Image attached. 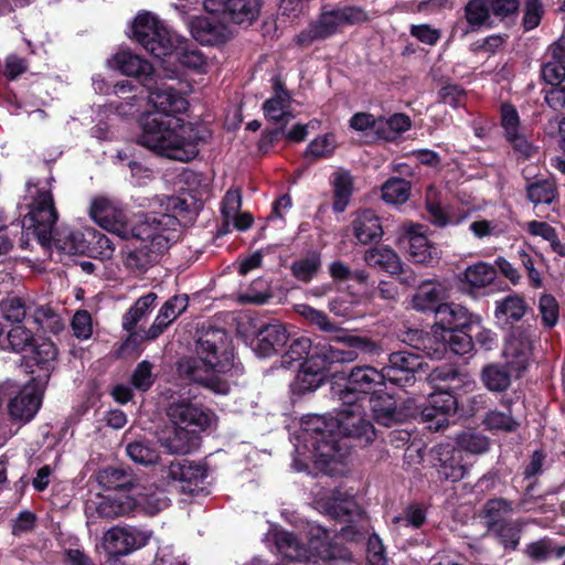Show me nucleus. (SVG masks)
I'll list each match as a JSON object with an SVG mask.
<instances>
[{
    "instance_id": "nucleus-1",
    "label": "nucleus",
    "mask_w": 565,
    "mask_h": 565,
    "mask_svg": "<svg viewBox=\"0 0 565 565\" xmlns=\"http://www.w3.org/2000/svg\"><path fill=\"white\" fill-rule=\"evenodd\" d=\"M342 406L338 416L307 415L301 419L297 454L303 460H311L315 466L327 475L343 472V460L350 451L344 437H352L364 443L373 440L375 430L365 419V398L353 392H335Z\"/></svg>"
},
{
    "instance_id": "nucleus-2",
    "label": "nucleus",
    "mask_w": 565,
    "mask_h": 565,
    "mask_svg": "<svg viewBox=\"0 0 565 565\" xmlns=\"http://www.w3.org/2000/svg\"><path fill=\"white\" fill-rule=\"evenodd\" d=\"M147 89L153 109L140 118L138 143L173 160L195 158L199 152L196 128L179 117L189 107L186 98L174 88L157 86L154 81Z\"/></svg>"
},
{
    "instance_id": "nucleus-3",
    "label": "nucleus",
    "mask_w": 565,
    "mask_h": 565,
    "mask_svg": "<svg viewBox=\"0 0 565 565\" xmlns=\"http://www.w3.org/2000/svg\"><path fill=\"white\" fill-rule=\"evenodd\" d=\"M161 205H166V212L152 211L135 223L130 237L139 239L140 245L124 252V266L135 275H141L157 264L170 245L180 238L181 227L175 213L185 210L184 202L167 196Z\"/></svg>"
},
{
    "instance_id": "nucleus-4",
    "label": "nucleus",
    "mask_w": 565,
    "mask_h": 565,
    "mask_svg": "<svg viewBox=\"0 0 565 565\" xmlns=\"http://www.w3.org/2000/svg\"><path fill=\"white\" fill-rule=\"evenodd\" d=\"M233 348L230 335L223 329L202 330L195 344V355L178 362L180 377L198 383L216 394L230 391L223 377L233 366Z\"/></svg>"
},
{
    "instance_id": "nucleus-5",
    "label": "nucleus",
    "mask_w": 565,
    "mask_h": 565,
    "mask_svg": "<svg viewBox=\"0 0 565 565\" xmlns=\"http://www.w3.org/2000/svg\"><path fill=\"white\" fill-rule=\"evenodd\" d=\"M57 212L50 190L36 189L29 213L23 218L22 227L26 236H34L42 246H54L65 254H94L90 246V228L68 231L63 237L54 231Z\"/></svg>"
},
{
    "instance_id": "nucleus-6",
    "label": "nucleus",
    "mask_w": 565,
    "mask_h": 565,
    "mask_svg": "<svg viewBox=\"0 0 565 565\" xmlns=\"http://www.w3.org/2000/svg\"><path fill=\"white\" fill-rule=\"evenodd\" d=\"M278 553L284 557L298 562H330L344 557L343 551L331 543L330 533L319 526L310 525L308 531L309 546L306 547L290 532L282 529H274L270 532Z\"/></svg>"
},
{
    "instance_id": "nucleus-7",
    "label": "nucleus",
    "mask_w": 565,
    "mask_h": 565,
    "mask_svg": "<svg viewBox=\"0 0 565 565\" xmlns=\"http://www.w3.org/2000/svg\"><path fill=\"white\" fill-rule=\"evenodd\" d=\"M367 19V14L356 7L334 8L324 10L320 17L302 30L295 39L300 46H309L335 34L341 28L360 23Z\"/></svg>"
},
{
    "instance_id": "nucleus-8",
    "label": "nucleus",
    "mask_w": 565,
    "mask_h": 565,
    "mask_svg": "<svg viewBox=\"0 0 565 565\" xmlns=\"http://www.w3.org/2000/svg\"><path fill=\"white\" fill-rule=\"evenodd\" d=\"M337 343L344 344L348 349H341L331 343H317L313 345L309 361L321 371H327L334 363L352 362L358 358V350L365 353H373L376 345L365 338L353 335H337L333 338Z\"/></svg>"
},
{
    "instance_id": "nucleus-9",
    "label": "nucleus",
    "mask_w": 565,
    "mask_h": 565,
    "mask_svg": "<svg viewBox=\"0 0 565 565\" xmlns=\"http://www.w3.org/2000/svg\"><path fill=\"white\" fill-rule=\"evenodd\" d=\"M132 38L154 57L172 54L178 36L172 34L154 15L145 12L136 17L131 26Z\"/></svg>"
},
{
    "instance_id": "nucleus-10",
    "label": "nucleus",
    "mask_w": 565,
    "mask_h": 565,
    "mask_svg": "<svg viewBox=\"0 0 565 565\" xmlns=\"http://www.w3.org/2000/svg\"><path fill=\"white\" fill-rule=\"evenodd\" d=\"M43 391V383L35 377L22 387H18L13 381L9 380L0 383V403L4 396L12 395L8 405L9 414L13 419L25 423L31 420L40 409Z\"/></svg>"
},
{
    "instance_id": "nucleus-11",
    "label": "nucleus",
    "mask_w": 565,
    "mask_h": 565,
    "mask_svg": "<svg viewBox=\"0 0 565 565\" xmlns=\"http://www.w3.org/2000/svg\"><path fill=\"white\" fill-rule=\"evenodd\" d=\"M152 537V531L132 525L113 526L102 539L103 548L111 556H127L145 547Z\"/></svg>"
},
{
    "instance_id": "nucleus-12",
    "label": "nucleus",
    "mask_w": 565,
    "mask_h": 565,
    "mask_svg": "<svg viewBox=\"0 0 565 565\" xmlns=\"http://www.w3.org/2000/svg\"><path fill=\"white\" fill-rule=\"evenodd\" d=\"M89 215L100 227L121 238H130L135 231V224L130 225L126 211L108 198H94L90 203Z\"/></svg>"
},
{
    "instance_id": "nucleus-13",
    "label": "nucleus",
    "mask_w": 565,
    "mask_h": 565,
    "mask_svg": "<svg viewBox=\"0 0 565 565\" xmlns=\"http://www.w3.org/2000/svg\"><path fill=\"white\" fill-rule=\"evenodd\" d=\"M167 415L175 427L186 434H195L211 425L212 417L204 409L184 399L170 403Z\"/></svg>"
},
{
    "instance_id": "nucleus-14",
    "label": "nucleus",
    "mask_w": 565,
    "mask_h": 565,
    "mask_svg": "<svg viewBox=\"0 0 565 565\" xmlns=\"http://www.w3.org/2000/svg\"><path fill=\"white\" fill-rule=\"evenodd\" d=\"M388 380L393 383L402 381L401 377H396L390 374V371H377L372 366H356L352 369L348 383L343 390L338 392H353L361 398H369L367 394L373 392L376 386L384 384Z\"/></svg>"
},
{
    "instance_id": "nucleus-15",
    "label": "nucleus",
    "mask_w": 565,
    "mask_h": 565,
    "mask_svg": "<svg viewBox=\"0 0 565 565\" xmlns=\"http://www.w3.org/2000/svg\"><path fill=\"white\" fill-rule=\"evenodd\" d=\"M93 508L99 516L115 519L137 511V501L130 490H119L98 497L97 502L87 505V510Z\"/></svg>"
},
{
    "instance_id": "nucleus-16",
    "label": "nucleus",
    "mask_w": 565,
    "mask_h": 565,
    "mask_svg": "<svg viewBox=\"0 0 565 565\" xmlns=\"http://www.w3.org/2000/svg\"><path fill=\"white\" fill-rule=\"evenodd\" d=\"M476 316H472L468 310L456 303H441L436 308V322L433 327L434 338L439 332L446 333L449 331H457L459 329H469Z\"/></svg>"
},
{
    "instance_id": "nucleus-17",
    "label": "nucleus",
    "mask_w": 565,
    "mask_h": 565,
    "mask_svg": "<svg viewBox=\"0 0 565 565\" xmlns=\"http://www.w3.org/2000/svg\"><path fill=\"white\" fill-rule=\"evenodd\" d=\"M109 64L126 76L137 77L146 87L153 82L152 65L130 50L115 54Z\"/></svg>"
},
{
    "instance_id": "nucleus-18",
    "label": "nucleus",
    "mask_w": 565,
    "mask_h": 565,
    "mask_svg": "<svg viewBox=\"0 0 565 565\" xmlns=\"http://www.w3.org/2000/svg\"><path fill=\"white\" fill-rule=\"evenodd\" d=\"M420 225H411L405 233L404 241L413 262L418 264H431L439 259V249L429 242L422 232Z\"/></svg>"
},
{
    "instance_id": "nucleus-19",
    "label": "nucleus",
    "mask_w": 565,
    "mask_h": 565,
    "mask_svg": "<svg viewBox=\"0 0 565 565\" xmlns=\"http://www.w3.org/2000/svg\"><path fill=\"white\" fill-rule=\"evenodd\" d=\"M443 341H438L435 347H429L433 341L431 337H427L424 348L427 354L435 359H440L447 350V347L456 354H466L472 349V334L467 329L449 331L440 333Z\"/></svg>"
},
{
    "instance_id": "nucleus-20",
    "label": "nucleus",
    "mask_w": 565,
    "mask_h": 565,
    "mask_svg": "<svg viewBox=\"0 0 565 565\" xmlns=\"http://www.w3.org/2000/svg\"><path fill=\"white\" fill-rule=\"evenodd\" d=\"M374 420L383 426H393L413 416L414 412H404L397 408L395 399L391 395L371 396L366 399Z\"/></svg>"
},
{
    "instance_id": "nucleus-21",
    "label": "nucleus",
    "mask_w": 565,
    "mask_h": 565,
    "mask_svg": "<svg viewBox=\"0 0 565 565\" xmlns=\"http://www.w3.org/2000/svg\"><path fill=\"white\" fill-rule=\"evenodd\" d=\"M273 96L263 105L265 116L275 124L285 125L292 118L290 111L291 97L279 77L273 79Z\"/></svg>"
},
{
    "instance_id": "nucleus-22",
    "label": "nucleus",
    "mask_w": 565,
    "mask_h": 565,
    "mask_svg": "<svg viewBox=\"0 0 565 565\" xmlns=\"http://www.w3.org/2000/svg\"><path fill=\"white\" fill-rule=\"evenodd\" d=\"M288 338L285 326L278 322L269 323L258 331L253 348L258 356H270L287 343Z\"/></svg>"
},
{
    "instance_id": "nucleus-23",
    "label": "nucleus",
    "mask_w": 565,
    "mask_h": 565,
    "mask_svg": "<svg viewBox=\"0 0 565 565\" xmlns=\"http://www.w3.org/2000/svg\"><path fill=\"white\" fill-rule=\"evenodd\" d=\"M189 305L188 296H174L161 307L153 323L148 329L146 338L153 340L158 338L182 312L185 311Z\"/></svg>"
},
{
    "instance_id": "nucleus-24",
    "label": "nucleus",
    "mask_w": 565,
    "mask_h": 565,
    "mask_svg": "<svg viewBox=\"0 0 565 565\" xmlns=\"http://www.w3.org/2000/svg\"><path fill=\"white\" fill-rule=\"evenodd\" d=\"M192 35L206 45H216L231 38L230 29L214 18H196L191 24Z\"/></svg>"
},
{
    "instance_id": "nucleus-25",
    "label": "nucleus",
    "mask_w": 565,
    "mask_h": 565,
    "mask_svg": "<svg viewBox=\"0 0 565 565\" xmlns=\"http://www.w3.org/2000/svg\"><path fill=\"white\" fill-rule=\"evenodd\" d=\"M168 476L182 484L183 491L192 492V486L196 487L205 477L206 470L199 463L185 459L174 460L168 468Z\"/></svg>"
},
{
    "instance_id": "nucleus-26",
    "label": "nucleus",
    "mask_w": 565,
    "mask_h": 565,
    "mask_svg": "<svg viewBox=\"0 0 565 565\" xmlns=\"http://www.w3.org/2000/svg\"><path fill=\"white\" fill-rule=\"evenodd\" d=\"M530 497L527 493L520 500L516 508H514L513 503L503 498H494L488 500L482 509V515L486 520L487 527H491L501 522H504V515L514 512L515 510L531 511L532 509L529 507Z\"/></svg>"
},
{
    "instance_id": "nucleus-27",
    "label": "nucleus",
    "mask_w": 565,
    "mask_h": 565,
    "mask_svg": "<svg viewBox=\"0 0 565 565\" xmlns=\"http://www.w3.org/2000/svg\"><path fill=\"white\" fill-rule=\"evenodd\" d=\"M352 232L361 244H370L373 241L380 239L383 235L379 216L370 210L358 213L352 222Z\"/></svg>"
},
{
    "instance_id": "nucleus-28",
    "label": "nucleus",
    "mask_w": 565,
    "mask_h": 565,
    "mask_svg": "<svg viewBox=\"0 0 565 565\" xmlns=\"http://www.w3.org/2000/svg\"><path fill=\"white\" fill-rule=\"evenodd\" d=\"M527 308L523 296L510 294L495 301L494 318L499 322L513 324L525 316Z\"/></svg>"
},
{
    "instance_id": "nucleus-29",
    "label": "nucleus",
    "mask_w": 565,
    "mask_h": 565,
    "mask_svg": "<svg viewBox=\"0 0 565 565\" xmlns=\"http://www.w3.org/2000/svg\"><path fill=\"white\" fill-rule=\"evenodd\" d=\"M446 297V287L441 282L426 280L418 286L411 303L417 311L436 310L437 303Z\"/></svg>"
},
{
    "instance_id": "nucleus-30",
    "label": "nucleus",
    "mask_w": 565,
    "mask_h": 565,
    "mask_svg": "<svg viewBox=\"0 0 565 565\" xmlns=\"http://www.w3.org/2000/svg\"><path fill=\"white\" fill-rule=\"evenodd\" d=\"M456 451L450 445H439L433 449L434 460L438 462V472L445 479L458 481L465 477L466 469L459 463Z\"/></svg>"
},
{
    "instance_id": "nucleus-31",
    "label": "nucleus",
    "mask_w": 565,
    "mask_h": 565,
    "mask_svg": "<svg viewBox=\"0 0 565 565\" xmlns=\"http://www.w3.org/2000/svg\"><path fill=\"white\" fill-rule=\"evenodd\" d=\"M532 344L525 335H511L504 347V356L508 359V366L516 373L527 366Z\"/></svg>"
},
{
    "instance_id": "nucleus-32",
    "label": "nucleus",
    "mask_w": 565,
    "mask_h": 565,
    "mask_svg": "<svg viewBox=\"0 0 565 565\" xmlns=\"http://www.w3.org/2000/svg\"><path fill=\"white\" fill-rule=\"evenodd\" d=\"M131 492L136 497L137 510H142L148 514H156L169 504V499L163 491L153 486L147 487L138 482L131 488Z\"/></svg>"
},
{
    "instance_id": "nucleus-33",
    "label": "nucleus",
    "mask_w": 565,
    "mask_h": 565,
    "mask_svg": "<svg viewBox=\"0 0 565 565\" xmlns=\"http://www.w3.org/2000/svg\"><path fill=\"white\" fill-rule=\"evenodd\" d=\"M316 507L319 511L335 519L348 516L356 509L354 500L340 492H333L330 497L317 498Z\"/></svg>"
},
{
    "instance_id": "nucleus-34",
    "label": "nucleus",
    "mask_w": 565,
    "mask_h": 565,
    "mask_svg": "<svg viewBox=\"0 0 565 565\" xmlns=\"http://www.w3.org/2000/svg\"><path fill=\"white\" fill-rule=\"evenodd\" d=\"M260 0H226V14L236 24L249 25L260 11Z\"/></svg>"
},
{
    "instance_id": "nucleus-35",
    "label": "nucleus",
    "mask_w": 565,
    "mask_h": 565,
    "mask_svg": "<svg viewBox=\"0 0 565 565\" xmlns=\"http://www.w3.org/2000/svg\"><path fill=\"white\" fill-rule=\"evenodd\" d=\"M56 356L57 349L50 340H43L33 351L32 360L42 371V374H38L35 380L43 383V385H45V382L55 367Z\"/></svg>"
},
{
    "instance_id": "nucleus-36",
    "label": "nucleus",
    "mask_w": 565,
    "mask_h": 565,
    "mask_svg": "<svg viewBox=\"0 0 565 565\" xmlns=\"http://www.w3.org/2000/svg\"><path fill=\"white\" fill-rule=\"evenodd\" d=\"M516 373L508 364H489L481 372V381L490 392H504L511 385V374Z\"/></svg>"
},
{
    "instance_id": "nucleus-37",
    "label": "nucleus",
    "mask_w": 565,
    "mask_h": 565,
    "mask_svg": "<svg viewBox=\"0 0 565 565\" xmlns=\"http://www.w3.org/2000/svg\"><path fill=\"white\" fill-rule=\"evenodd\" d=\"M501 404L505 407L507 412H500L497 409L489 411L484 416L483 424L489 429H498L504 431L516 430L520 424L514 417L512 411L513 401L511 398H503Z\"/></svg>"
},
{
    "instance_id": "nucleus-38",
    "label": "nucleus",
    "mask_w": 565,
    "mask_h": 565,
    "mask_svg": "<svg viewBox=\"0 0 565 565\" xmlns=\"http://www.w3.org/2000/svg\"><path fill=\"white\" fill-rule=\"evenodd\" d=\"M364 260L367 265L380 267L390 274L402 273V263L398 255L386 246L367 250Z\"/></svg>"
},
{
    "instance_id": "nucleus-39",
    "label": "nucleus",
    "mask_w": 565,
    "mask_h": 565,
    "mask_svg": "<svg viewBox=\"0 0 565 565\" xmlns=\"http://www.w3.org/2000/svg\"><path fill=\"white\" fill-rule=\"evenodd\" d=\"M412 126L411 118L402 113L390 117H379L377 137L383 140L392 141L401 134L407 131Z\"/></svg>"
},
{
    "instance_id": "nucleus-40",
    "label": "nucleus",
    "mask_w": 565,
    "mask_h": 565,
    "mask_svg": "<svg viewBox=\"0 0 565 565\" xmlns=\"http://www.w3.org/2000/svg\"><path fill=\"white\" fill-rule=\"evenodd\" d=\"M428 381L433 384L436 390L444 387L446 390H456L461 384L466 386L468 390L475 386V383L471 381H466L460 374L450 366H441L434 369L429 375Z\"/></svg>"
},
{
    "instance_id": "nucleus-41",
    "label": "nucleus",
    "mask_w": 565,
    "mask_h": 565,
    "mask_svg": "<svg viewBox=\"0 0 565 565\" xmlns=\"http://www.w3.org/2000/svg\"><path fill=\"white\" fill-rule=\"evenodd\" d=\"M97 480L105 489H113L114 491L130 490L137 486V481L122 468L107 467L100 470L97 475Z\"/></svg>"
},
{
    "instance_id": "nucleus-42",
    "label": "nucleus",
    "mask_w": 565,
    "mask_h": 565,
    "mask_svg": "<svg viewBox=\"0 0 565 565\" xmlns=\"http://www.w3.org/2000/svg\"><path fill=\"white\" fill-rule=\"evenodd\" d=\"M457 398L448 390L440 387L431 393L427 399V404L422 408L420 416H430L433 409L441 411V414L454 415L457 411Z\"/></svg>"
},
{
    "instance_id": "nucleus-43",
    "label": "nucleus",
    "mask_w": 565,
    "mask_h": 565,
    "mask_svg": "<svg viewBox=\"0 0 565 565\" xmlns=\"http://www.w3.org/2000/svg\"><path fill=\"white\" fill-rule=\"evenodd\" d=\"M524 520H518L515 522L504 521L491 527H488L492 532L504 548L515 550L520 543L522 526L525 525Z\"/></svg>"
},
{
    "instance_id": "nucleus-44",
    "label": "nucleus",
    "mask_w": 565,
    "mask_h": 565,
    "mask_svg": "<svg viewBox=\"0 0 565 565\" xmlns=\"http://www.w3.org/2000/svg\"><path fill=\"white\" fill-rule=\"evenodd\" d=\"M334 201L333 210L343 212L350 202L353 191L352 175L343 170H339L333 177Z\"/></svg>"
},
{
    "instance_id": "nucleus-45",
    "label": "nucleus",
    "mask_w": 565,
    "mask_h": 565,
    "mask_svg": "<svg viewBox=\"0 0 565 565\" xmlns=\"http://www.w3.org/2000/svg\"><path fill=\"white\" fill-rule=\"evenodd\" d=\"M426 211L429 221L439 227L451 223L447 211L441 206V193L433 185H429L425 196Z\"/></svg>"
},
{
    "instance_id": "nucleus-46",
    "label": "nucleus",
    "mask_w": 565,
    "mask_h": 565,
    "mask_svg": "<svg viewBox=\"0 0 565 565\" xmlns=\"http://www.w3.org/2000/svg\"><path fill=\"white\" fill-rule=\"evenodd\" d=\"M323 377V371L307 360L297 373L294 383L295 390L299 393L315 391L322 384Z\"/></svg>"
},
{
    "instance_id": "nucleus-47",
    "label": "nucleus",
    "mask_w": 565,
    "mask_h": 565,
    "mask_svg": "<svg viewBox=\"0 0 565 565\" xmlns=\"http://www.w3.org/2000/svg\"><path fill=\"white\" fill-rule=\"evenodd\" d=\"M33 322L44 332L57 334L64 329L62 317L49 306H39L32 311Z\"/></svg>"
},
{
    "instance_id": "nucleus-48",
    "label": "nucleus",
    "mask_w": 565,
    "mask_h": 565,
    "mask_svg": "<svg viewBox=\"0 0 565 565\" xmlns=\"http://www.w3.org/2000/svg\"><path fill=\"white\" fill-rule=\"evenodd\" d=\"M169 56L175 58L185 67L205 73L209 68V62L201 51L195 49H188L180 45V41L174 42V50Z\"/></svg>"
},
{
    "instance_id": "nucleus-49",
    "label": "nucleus",
    "mask_w": 565,
    "mask_h": 565,
    "mask_svg": "<svg viewBox=\"0 0 565 565\" xmlns=\"http://www.w3.org/2000/svg\"><path fill=\"white\" fill-rule=\"evenodd\" d=\"M294 310L307 322L317 327L323 332L332 333L339 330L338 326L329 319L326 312L318 310L307 303L295 305Z\"/></svg>"
},
{
    "instance_id": "nucleus-50",
    "label": "nucleus",
    "mask_w": 565,
    "mask_h": 565,
    "mask_svg": "<svg viewBox=\"0 0 565 565\" xmlns=\"http://www.w3.org/2000/svg\"><path fill=\"white\" fill-rule=\"evenodd\" d=\"M495 278V268L487 263L479 262L469 266L463 273V280L471 288H483Z\"/></svg>"
},
{
    "instance_id": "nucleus-51",
    "label": "nucleus",
    "mask_w": 565,
    "mask_h": 565,
    "mask_svg": "<svg viewBox=\"0 0 565 565\" xmlns=\"http://www.w3.org/2000/svg\"><path fill=\"white\" fill-rule=\"evenodd\" d=\"M157 299V295L153 292H149L142 297H140L134 306L126 312L122 317V328L126 331H131L137 326V323L145 318L150 308L153 306Z\"/></svg>"
},
{
    "instance_id": "nucleus-52",
    "label": "nucleus",
    "mask_w": 565,
    "mask_h": 565,
    "mask_svg": "<svg viewBox=\"0 0 565 565\" xmlns=\"http://www.w3.org/2000/svg\"><path fill=\"white\" fill-rule=\"evenodd\" d=\"M411 195V183L401 178H392L382 186V199L388 204H403Z\"/></svg>"
},
{
    "instance_id": "nucleus-53",
    "label": "nucleus",
    "mask_w": 565,
    "mask_h": 565,
    "mask_svg": "<svg viewBox=\"0 0 565 565\" xmlns=\"http://www.w3.org/2000/svg\"><path fill=\"white\" fill-rule=\"evenodd\" d=\"M420 367V361L417 355L409 352H394L390 355V364L383 367L384 371H390V374L396 376L397 372L406 373L405 380L408 381V374L414 373Z\"/></svg>"
},
{
    "instance_id": "nucleus-54",
    "label": "nucleus",
    "mask_w": 565,
    "mask_h": 565,
    "mask_svg": "<svg viewBox=\"0 0 565 565\" xmlns=\"http://www.w3.org/2000/svg\"><path fill=\"white\" fill-rule=\"evenodd\" d=\"M525 230L536 237H541L550 243L552 250L559 256H565V244L558 238L555 230L546 222L531 221L525 224Z\"/></svg>"
},
{
    "instance_id": "nucleus-55",
    "label": "nucleus",
    "mask_w": 565,
    "mask_h": 565,
    "mask_svg": "<svg viewBox=\"0 0 565 565\" xmlns=\"http://www.w3.org/2000/svg\"><path fill=\"white\" fill-rule=\"evenodd\" d=\"M31 308L17 296H8L0 301V315L10 323H21Z\"/></svg>"
},
{
    "instance_id": "nucleus-56",
    "label": "nucleus",
    "mask_w": 565,
    "mask_h": 565,
    "mask_svg": "<svg viewBox=\"0 0 565 565\" xmlns=\"http://www.w3.org/2000/svg\"><path fill=\"white\" fill-rule=\"evenodd\" d=\"M321 260L319 255L311 254L292 263L290 270L301 281H310L319 271Z\"/></svg>"
},
{
    "instance_id": "nucleus-57",
    "label": "nucleus",
    "mask_w": 565,
    "mask_h": 565,
    "mask_svg": "<svg viewBox=\"0 0 565 565\" xmlns=\"http://www.w3.org/2000/svg\"><path fill=\"white\" fill-rule=\"evenodd\" d=\"M126 452L137 463L153 465L158 461V451L145 441H134L127 445Z\"/></svg>"
},
{
    "instance_id": "nucleus-58",
    "label": "nucleus",
    "mask_w": 565,
    "mask_h": 565,
    "mask_svg": "<svg viewBox=\"0 0 565 565\" xmlns=\"http://www.w3.org/2000/svg\"><path fill=\"white\" fill-rule=\"evenodd\" d=\"M337 147L333 134H326L315 138L306 149V157L313 159L330 157Z\"/></svg>"
},
{
    "instance_id": "nucleus-59",
    "label": "nucleus",
    "mask_w": 565,
    "mask_h": 565,
    "mask_svg": "<svg viewBox=\"0 0 565 565\" xmlns=\"http://www.w3.org/2000/svg\"><path fill=\"white\" fill-rule=\"evenodd\" d=\"M539 311L542 323L546 328H553L557 324L559 306L553 296L544 294L539 298Z\"/></svg>"
},
{
    "instance_id": "nucleus-60",
    "label": "nucleus",
    "mask_w": 565,
    "mask_h": 565,
    "mask_svg": "<svg viewBox=\"0 0 565 565\" xmlns=\"http://www.w3.org/2000/svg\"><path fill=\"white\" fill-rule=\"evenodd\" d=\"M8 341L13 351L22 352L33 345L34 335L31 330L18 323L9 330Z\"/></svg>"
},
{
    "instance_id": "nucleus-61",
    "label": "nucleus",
    "mask_w": 565,
    "mask_h": 565,
    "mask_svg": "<svg viewBox=\"0 0 565 565\" xmlns=\"http://www.w3.org/2000/svg\"><path fill=\"white\" fill-rule=\"evenodd\" d=\"M488 0H470L466 6V19L472 26L484 25L489 19Z\"/></svg>"
},
{
    "instance_id": "nucleus-62",
    "label": "nucleus",
    "mask_w": 565,
    "mask_h": 565,
    "mask_svg": "<svg viewBox=\"0 0 565 565\" xmlns=\"http://www.w3.org/2000/svg\"><path fill=\"white\" fill-rule=\"evenodd\" d=\"M271 297L268 284L262 279L253 282L252 287L238 295L242 303L263 305Z\"/></svg>"
},
{
    "instance_id": "nucleus-63",
    "label": "nucleus",
    "mask_w": 565,
    "mask_h": 565,
    "mask_svg": "<svg viewBox=\"0 0 565 565\" xmlns=\"http://www.w3.org/2000/svg\"><path fill=\"white\" fill-rule=\"evenodd\" d=\"M153 365L147 361H141L135 369L131 375L132 386L141 392L148 391L154 382V374L152 373Z\"/></svg>"
},
{
    "instance_id": "nucleus-64",
    "label": "nucleus",
    "mask_w": 565,
    "mask_h": 565,
    "mask_svg": "<svg viewBox=\"0 0 565 565\" xmlns=\"http://www.w3.org/2000/svg\"><path fill=\"white\" fill-rule=\"evenodd\" d=\"M527 196L534 204L551 203L555 196V188L552 182L541 180L527 186Z\"/></svg>"
}]
</instances>
